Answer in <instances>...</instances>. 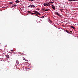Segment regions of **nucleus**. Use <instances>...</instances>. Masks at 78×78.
Returning a JSON list of instances; mask_svg holds the SVG:
<instances>
[{
    "instance_id": "15",
    "label": "nucleus",
    "mask_w": 78,
    "mask_h": 78,
    "mask_svg": "<svg viewBox=\"0 0 78 78\" xmlns=\"http://www.w3.org/2000/svg\"><path fill=\"white\" fill-rule=\"evenodd\" d=\"M13 6V8H14V7H16V6H17V5H15L14 4Z\"/></svg>"
},
{
    "instance_id": "17",
    "label": "nucleus",
    "mask_w": 78,
    "mask_h": 78,
    "mask_svg": "<svg viewBox=\"0 0 78 78\" xmlns=\"http://www.w3.org/2000/svg\"><path fill=\"white\" fill-rule=\"evenodd\" d=\"M11 51H14L13 50H11V51H9V53H12Z\"/></svg>"
},
{
    "instance_id": "11",
    "label": "nucleus",
    "mask_w": 78,
    "mask_h": 78,
    "mask_svg": "<svg viewBox=\"0 0 78 78\" xmlns=\"http://www.w3.org/2000/svg\"><path fill=\"white\" fill-rule=\"evenodd\" d=\"M48 3H51V4H53V3L54 2H49Z\"/></svg>"
},
{
    "instance_id": "9",
    "label": "nucleus",
    "mask_w": 78,
    "mask_h": 78,
    "mask_svg": "<svg viewBox=\"0 0 78 78\" xmlns=\"http://www.w3.org/2000/svg\"><path fill=\"white\" fill-rule=\"evenodd\" d=\"M71 28H73V30H75V27H74L73 26H71Z\"/></svg>"
},
{
    "instance_id": "3",
    "label": "nucleus",
    "mask_w": 78,
    "mask_h": 78,
    "mask_svg": "<svg viewBox=\"0 0 78 78\" xmlns=\"http://www.w3.org/2000/svg\"><path fill=\"white\" fill-rule=\"evenodd\" d=\"M28 12L29 13H30V14H36V15H37V14H36V13L31 12V11H28Z\"/></svg>"
},
{
    "instance_id": "24",
    "label": "nucleus",
    "mask_w": 78,
    "mask_h": 78,
    "mask_svg": "<svg viewBox=\"0 0 78 78\" xmlns=\"http://www.w3.org/2000/svg\"><path fill=\"white\" fill-rule=\"evenodd\" d=\"M37 17H39V18H40V17H41L39 16L38 15H37Z\"/></svg>"
},
{
    "instance_id": "16",
    "label": "nucleus",
    "mask_w": 78,
    "mask_h": 78,
    "mask_svg": "<svg viewBox=\"0 0 78 78\" xmlns=\"http://www.w3.org/2000/svg\"><path fill=\"white\" fill-rule=\"evenodd\" d=\"M49 9H45V11H49Z\"/></svg>"
},
{
    "instance_id": "29",
    "label": "nucleus",
    "mask_w": 78,
    "mask_h": 78,
    "mask_svg": "<svg viewBox=\"0 0 78 78\" xmlns=\"http://www.w3.org/2000/svg\"><path fill=\"white\" fill-rule=\"evenodd\" d=\"M0 59H1V60H0ZM0 59V61H2L1 59Z\"/></svg>"
},
{
    "instance_id": "28",
    "label": "nucleus",
    "mask_w": 78,
    "mask_h": 78,
    "mask_svg": "<svg viewBox=\"0 0 78 78\" xmlns=\"http://www.w3.org/2000/svg\"><path fill=\"white\" fill-rule=\"evenodd\" d=\"M70 32L71 33H72V31H70Z\"/></svg>"
},
{
    "instance_id": "25",
    "label": "nucleus",
    "mask_w": 78,
    "mask_h": 78,
    "mask_svg": "<svg viewBox=\"0 0 78 78\" xmlns=\"http://www.w3.org/2000/svg\"><path fill=\"white\" fill-rule=\"evenodd\" d=\"M36 13H37V14H38V13H39V12H38L37 11Z\"/></svg>"
},
{
    "instance_id": "2",
    "label": "nucleus",
    "mask_w": 78,
    "mask_h": 78,
    "mask_svg": "<svg viewBox=\"0 0 78 78\" xmlns=\"http://www.w3.org/2000/svg\"><path fill=\"white\" fill-rule=\"evenodd\" d=\"M54 12L55 13V14L56 15H57V16H58L59 17H61V15L59 14V13L58 12Z\"/></svg>"
},
{
    "instance_id": "26",
    "label": "nucleus",
    "mask_w": 78,
    "mask_h": 78,
    "mask_svg": "<svg viewBox=\"0 0 78 78\" xmlns=\"http://www.w3.org/2000/svg\"><path fill=\"white\" fill-rule=\"evenodd\" d=\"M50 23H51L52 22L51 21V20H50Z\"/></svg>"
},
{
    "instance_id": "20",
    "label": "nucleus",
    "mask_w": 78,
    "mask_h": 78,
    "mask_svg": "<svg viewBox=\"0 0 78 78\" xmlns=\"http://www.w3.org/2000/svg\"><path fill=\"white\" fill-rule=\"evenodd\" d=\"M6 59H4V60H3V61L4 62H5V61H6Z\"/></svg>"
},
{
    "instance_id": "4",
    "label": "nucleus",
    "mask_w": 78,
    "mask_h": 78,
    "mask_svg": "<svg viewBox=\"0 0 78 78\" xmlns=\"http://www.w3.org/2000/svg\"><path fill=\"white\" fill-rule=\"evenodd\" d=\"M51 7H52V9H54V10H55V6H54L53 5H51Z\"/></svg>"
},
{
    "instance_id": "13",
    "label": "nucleus",
    "mask_w": 78,
    "mask_h": 78,
    "mask_svg": "<svg viewBox=\"0 0 78 78\" xmlns=\"http://www.w3.org/2000/svg\"><path fill=\"white\" fill-rule=\"evenodd\" d=\"M44 17H45V15H44V16H41L40 17V18H42V19H43V18H44Z\"/></svg>"
},
{
    "instance_id": "14",
    "label": "nucleus",
    "mask_w": 78,
    "mask_h": 78,
    "mask_svg": "<svg viewBox=\"0 0 78 78\" xmlns=\"http://www.w3.org/2000/svg\"><path fill=\"white\" fill-rule=\"evenodd\" d=\"M43 5H44V6H47V4L46 3H44V4H43Z\"/></svg>"
},
{
    "instance_id": "23",
    "label": "nucleus",
    "mask_w": 78,
    "mask_h": 78,
    "mask_svg": "<svg viewBox=\"0 0 78 78\" xmlns=\"http://www.w3.org/2000/svg\"><path fill=\"white\" fill-rule=\"evenodd\" d=\"M24 60H25V61H27V62H28V60H26V59H23Z\"/></svg>"
},
{
    "instance_id": "1",
    "label": "nucleus",
    "mask_w": 78,
    "mask_h": 78,
    "mask_svg": "<svg viewBox=\"0 0 78 78\" xmlns=\"http://www.w3.org/2000/svg\"><path fill=\"white\" fill-rule=\"evenodd\" d=\"M28 6L30 8H35V7H36V6H35V5H29Z\"/></svg>"
},
{
    "instance_id": "5",
    "label": "nucleus",
    "mask_w": 78,
    "mask_h": 78,
    "mask_svg": "<svg viewBox=\"0 0 78 78\" xmlns=\"http://www.w3.org/2000/svg\"><path fill=\"white\" fill-rule=\"evenodd\" d=\"M78 0H68V2H75V1H78Z\"/></svg>"
},
{
    "instance_id": "21",
    "label": "nucleus",
    "mask_w": 78,
    "mask_h": 78,
    "mask_svg": "<svg viewBox=\"0 0 78 78\" xmlns=\"http://www.w3.org/2000/svg\"><path fill=\"white\" fill-rule=\"evenodd\" d=\"M34 0H28L29 1H30V2L31 1H34Z\"/></svg>"
},
{
    "instance_id": "12",
    "label": "nucleus",
    "mask_w": 78,
    "mask_h": 78,
    "mask_svg": "<svg viewBox=\"0 0 78 78\" xmlns=\"http://www.w3.org/2000/svg\"><path fill=\"white\" fill-rule=\"evenodd\" d=\"M6 57L7 58H9V55H6Z\"/></svg>"
},
{
    "instance_id": "8",
    "label": "nucleus",
    "mask_w": 78,
    "mask_h": 78,
    "mask_svg": "<svg viewBox=\"0 0 78 78\" xmlns=\"http://www.w3.org/2000/svg\"><path fill=\"white\" fill-rule=\"evenodd\" d=\"M15 2L17 3H19L20 2V1L18 0H17L15 1Z\"/></svg>"
},
{
    "instance_id": "18",
    "label": "nucleus",
    "mask_w": 78,
    "mask_h": 78,
    "mask_svg": "<svg viewBox=\"0 0 78 78\" xmlns=\"http://www.w3.org/2000/svg\"><path fill=\"white\" fill-rule=\"evenodd\" d=\"M13 3H14V2H9V4H13Z\"/></svg>"
},
{
    "instance_id": "6",
    "label": "nucleus",
    "mask_w": 78,
    "mask_h": 78,
    "mask_svg": "<svg viewBox=\"0 0 78 78\" xmlns=\"http://www.w3.org/2000/svg\"><path fill=\"white\" fill-rule=\"evenodd\" d=\"M65 31L66 32V33H67L68 34H71L70 33V32L69 31H68L67 30H65Z\"/></svg>"
},
{
    "instance_id": "7",
    "label": "nucleus",
    "mask_w": 78,
    "mask_h": 78,
    "mask_svg": "<svg viewBox=\"0 0 78 78\" xmlns=\"http://www.w3.org/2000/svg\"><path fill=\"white\" fill-rule=\"evenodd\" d=\"M50 4L49 3H49H48V2H47V3H46V5H47V6H50Z\"/></svg>"
},
{
    "instance_id": "27",
    "label": "nucleus",
    "mask_w": 78,
    "mask_h": 78,
    "mask_svg": "<svg viewBox=\"0 0 78 78\" xmlns=\"http://www.w3.org/2000/svg\"><path fill=\"white\" fill-rule=\"evenodd\" d=\"M39 15H41V13H38V14Z\"/></svg>"
},
{
    "instance_id": "22",
    "label": "nucleus",
    "mask_w": 78,
    "mask_h": 78,
    "mask_svg": "<svg viewBox=\"0 0 78 78\" xmlns=\"http://www.w3.org/2000/svg\"><path fill=\"white\" fill-rule=\"evenodd\" d=\"M37 12V11H35L34 12H35V13H36Z\"/></svg>"
},
{
    "instance_id": "19",
    "label": "nucleus",
    "mask_w": 78,
    "mask_h": 78,
    "mask_svg": "<svg viewBox=\"0 0 78 78\" xmlns=\"http://www.w3.org/2000/svg\"><path fill=\"white\" fill-rule=\"evenodd\" d=\"M14 4H12V6L11 5V6H12V7H13L14 8Z\"/></svg>"
},
{
    "instance_id": "10",
    "label": "nucleus",
    "mask_w": 78,
    "mask_h": 78,
    "mask_svg": "<svg viewBox=\"0 0 78 78\" xmlns=\"http://www.w3.org/2000/svg\"><path fill=\"white\" fill-rule=\"evenodd\" d=\"M16 62L17 65H19V62L18 61V60H16Z\"/></svg>"
}]
</instances>
